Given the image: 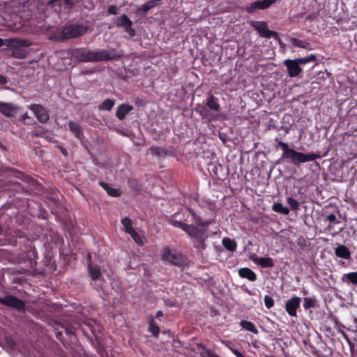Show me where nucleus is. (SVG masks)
<instances>
[{
  "label": "nucleus",
  "mask_w": 357,
  "mask_h": 357,
  "mask_svg": "<svg viewBox=\"0 0 357 357\" xmlns=\"http://www.w3.org/2000/svg\"><path fill=\"white\" fill-rule=\"evenodd\" d=\"M191 213L195 225H188L173 218L169 220V222L174 227H178L186 232L193 239L194 247L199 251H203L206 250L207 247L206 241L208 238L207 234L208 227L215 222V220L209 219L204 220L194 211H191Z\"/></svg>",
  "instance_id": "f257e3e1"
},
{
  "label": "nucleus",
  "mask_w": 357,
  "mask_h": 357,
  "mask_svg": "<svg viewBox=\"0 0 357 357\" xmlns=\"http://www.w3.org/2000/svg\"><path fill=\"white\" fill-rule=\"evenodd\" d=\"M194 110L198 113L202 119L206 122H211L218 119V113L220 112L221 107L218 98L209 93L202 104H197Z\"/></svg>",
  "instance_id": "f03ea898"
},
{
  "label": "nucleus",
  "mask_w": 357,
  "mask_h": 357,
  "mask_svg": "<svg viewBox=\"0 0 357 357\" xmlns=\"http://www.w3.org/2000/svg\"><path fill=\"white\" fill-rule=\"evenodd\" d=\"M86 63L111 61L121 58V54L114 48L91 50L85 49Z\"/></svg>",
  "instance_id": "7ed1b4c3"
},
{
  "label": "nucleus",
  "mask_w": 357,
  "mask_h": 357,
  "mask_svg": "<svg viewBox=\"0 0 357 357\" xmlns=\"http://www.w3.org/2000/svg\"><path fill=\"white\" fill-rule=\"evenodd\" d=\"M320 158L321 155L314 153H303L291 149L284 155H282L278 162L282 161L291 163L295 166H299L301 163L313 161Z\"/></svg>",
  "instance_id": "20e7f679"
},
{
  "label": "nucleus",
  "mask_w": 357,
  "mask_h": 357,
  "mask_svg": "<svg viewBox=\"0 0 357 357\" xmlns=\"http://www.w3.org/2000/svg\"><path fill=\"white\" fill-rule=\"evenodd\" d=\"M248 23L259 33L261 37L266 38H273L278 42L280 45H284L280 38L279 37L278 33L268 29V24L266 22L249 20L248 21Z\"/></svg>",
  "instance_id": "39448f33"
},
{
  "label": "nucleus",
  "mask_w": 357,
  "mask_h": 357,
  "mask_svg": "<svg viewBox=\"0 0 357 357\" xmlns=\"http://www.w3.org/2000/svg\"><path fill=\"white\" fill-rule=\"evenodd\" d=\"M0 304L17 311H24L26 302L10 294L0 296Z\"/></svg>",
  "instance_id": "423d86ee"
},
{
  "label": "nucleus",
  "mask_w": 357,
  "mask_h": 357,
  "mask_svg": "<svg viewBox=\"0 0 357 357\" xmlns=\"http://www.w3.org/2000/svg\"><path fill=\"white\" fill-rule=\"evenodd\" d=\"M87 31L86 26L79 24H73L63 27L61 31L62 40L77 38L84 35Z\"/></svg>",
  "instance_id": "0eeeda50"
},
{
  "label": "nucleus",
  "mask_w": 357,
  "mask_h": 357,
  "mask_svg": "<svg viewBox=\"0 0 357 357\" xmlns=\"http://www.w3.org/2000/svg\"><path fill=\"white\" fill-rule=\"evenodd\" d=\"M162 259L177 266H183L186 262L185 257L181 252L169 248L164 250Z\"/></svg>",
  "instance_id": "6e6552de"
},
{
  "label": "nucleus",
  "mask_w": 357,
  "mask_h": 357,
  "mask_svg": "<svg viewBox=\"0 0 357 357\" xmlns=\"http://www.w3.org/2000/svg\"><path fill=\"white\" fill-rule=\"evenodd\" d=\"M34 114L37 120L41 123H46L50 120V114L47 109L40 104H31L28 106Z\"/></svg>",
  "instance_id": "1a4fd4ad"
},
{
  "label": "nucleus",
  "mask_w": 357,
  "mask_h": 357,
  "mask_svg": "<svg viewBox=\"0 0 357 357\" xmlns=\"http://www.w3.org/2000/svg\"><path fill=\"white\" fill-rule=\"evenodd\" d=\"M116 24L117 26L123 28L124 31L131 37L136 35L135 30L132 27V22L126 14H123L117 19Z\"/></svg>",
  "instance_id": "9d476101"
},
{
  "label": "nucleus",
  "mask_w": 357,
  "mask_h": 357,
  "mask_svg": "<svg viewBox=\"0 0 357 357\" xmlns=\"http://www.w3.org/2000/svg\"><path fill=\"white\" fill-rule=\"evenodd\" d=\"M20 107L12 102L0 101V113L6 117H13L20 111Z\"/></svg>",
  "instance_id": "9b49d317"
},
{
  "label": "nucleus",
  "mask_w": 357,
  "mask_h": 357,
  "mask_svg": "<svg viewBox=\"0 0 357 357\" xmlns=\"http://www.w3.org/2000/svg\"><path fill=\"white\" fill-rule=\"evenodd\" d=\"M283 64L287 67L288 75L290 77H297L303 71L296 59H286Z\"/></svg>",
  "instance_id": "f8f14e48"
},
{
  "label": "nucleus",
  "mask_w": 357,
  "mask_h": 357,
  "mask_svg": "<svg viewBox=\"0 0 357 357\" xmlns=\"http://www.w3.org/2000/svg\"><path fill=\"white\" fill-rule=\"evenodd\" d=\"M312 354L317 357H332L333 356L332 349L324 341H321L318 343L317 347L314 349Z\"/></svg>",
  "instance_id": "ddd939ff"
},
{
  "label": "nucleus",
  "mask_w": 357,
  "mask_h": 357,
  "mask_svg": "<svg viewBox=\"0 0 357 357\" xmlns=\"http://www.w3.org/2000/svg\"><path fill=\"white\" fill-rule=\"evenodd\" d=\"M335 255L336 257L344 259H351V252L348 248L344 245H339L335 248Z\"/></svg>",
  "instance_id": "4468645a"
},
{
  "label": "nucleus",
  "mask_w": 357,
  "mask_h": 357,
  "mask_svg": "<svg viewBox=\"0 0 357 357\" xmlns=\"http://www.w3.org/2000/svg\"><path fill=\"white\" fill-rule=\"evenodd\" d=\"M301 301V298L298 296H293L292 298H289L285 304L287 312H296V310L300 306Z\"/></svg>",
  "instance_id": "2eb2a0df"
},
{
  "label": "nucleus",
  "mask_w": 357,
  "mask_h": 357,
  "mask_svg": "<svg viewBox=\"0 0 357 357\" xmlns=\"http://www.w3.org/2000/svg\"><path fill=\"white\" fill-rule=\"evenodd\" d=\"M133 109L132 105L128 104L120 105L116 109V116L121 121L123 120L126 115Z\"/></svg>",
  "instance_id": "dca6fc26"
},
{
  "label": "nucleus",
  "mask_w": 357,
  "mask_h": 357,
  "mask_svg": "<svg viewBox=\"0 0 357 357\" xmlns=\"http://www.w3.org/2000/svg\"><path fill=\"white\" fill-rule=\"evenodd\" d=\"M208 170L211 175L214 176L220 180L222 179L221 172L223 170V167L220 163L211 162L208 165Z\"/></svg>",
  "instance_id": "f3484780"
},
{
  "label": "nucleus",
  "mask_w": 357,
  "mask_h": 357,
  "mask_svg": "<svg viewBox=\"0 0 357 357\" xmlns=\"http://www.w3.org/2000/svg\"><path fill=\"white\" fill-rule=\"evenodd\" d=\"M157 6L155 0H151L144 5L138 7L136 10V14L138 15L144 16L153 8Z\"/></svg>",
  "instance_id": "a211bd4d"
},
{
  "label": "nucleus",
  "mask_w": 357,
  "mask_h": 357,
  "mask_svg": "<svg viewBox=\"0 0 357 357\" xmlns=\"http://www.w3.org/2000/svg\"><path fill=\"white\" fill-rule=\"evenodd\" d=\"M162 316H163V314H156V317L149 319V332L155 337H157L160 333L159 326L155 323V319L160 321L161 319H160Z\"/></svg>",
  "instance_id": "6ab92c4d"
},
{
  "label": "nucleus",
  "mask_w": 357,
  "mask_h": 357,
  "mask_svg": "<svg viewBox=\"0 0 357 357\" xmlns=\"http://www.w3.org/2000/svg\"><path fill=\"white\" fill-rule=\"evenodd\" d=\"M238 275L243 278H246L251 282L257 280V275L249 268H241L238 270Z\"/></svg>",
  "instance_id": "aec40b11"
},
{
  "label": "nucleus",
  "mask_w": 357,
  "mask_h": 357,
  "mask_svg": "<svg viewBox=\"0 0 357 357\" xmlns=\"http://www.w3.org/2000/svg\"><path fill=\"white\" fill-rule=\"evenodd\" d=\"M253 261L262 268H272L274 266V262L271 257H256Z\"/></svg>",
  "instance_id": "412c9836"
},
{
  "label": "nucleus",
  "mask_w": 357,
  "mask_h": 357,
  "mask_svg": "<svg viewBox=\"0 0 357 357\" xmlns=\"http://www.w3.org/2000/svg\"><path fill=\"white\" fill-rule=\"evenodd\" d=\"M68 128L70 131H71L77 139H82L84 136L83 131L81 128V126L77 123L74 121H69Z\"/></svg>",
  "instance_id": "4be33fe9"
},
{
  "label": "nucleus",
  "mask_w": 357,
  "mask_h": 357,
  "mask_svg": "<svg viewBox=\"0 0 357 357\" xmlns=\"http://www.w3.org/2000/svg\"><path fill=\"white\" fill-rule=\"evenodd\" d=\"M99 184L103 189L105 190L107 193L111 197H118L121 195V192L120 190L110 187L107 183H106L104 181H100Z\"/></svg>",
  "instance_id": "5701e85b"
},
{
  "label": "nucleus",
  "mask_w": 357,
  "mask_h": 357,
  "mask_svg": "<svg viewBox=\"0 0 357 357\" xmlns=\"http://www.w3.org/2000/svg\"><path fill=\"white\" fill-rule=\"evenodd\" d=\"M341 280L342 282L347 284H357V272H351L349 273L343 274Z\"/></svg>",
  "instance_id": "b1692460"
},
{
  "label": "nucleus",
  "mask_w": 357,
  "mask_h": 357,
  "mask_svg": "<svg viewBox=\"0 0 357 357\" xmlns=\"http://www.w3.org/2000/svg\"><path fill=\"white\" fill-rule=\"evenodd\" d=\"M289 40L294 47L311 50L310 43L307 40H299L296 38H291Z\"/></svg>",
  "instance_id": "393cba45"
},
{
  "label": "nucleus",
  "mask_w": 357,
  "mask_h": 357,
  "mask_svg": "<svg viewBox=\"0 0 357 357\" xmlns=\"http://www.w3.org/2000/svg\"><path fill=\"white\" fill-rule=\"evenodd\" d=\"M88 273L93 280H98L102 275L100 268L98 266H93L91 264H88Z\"/></svg>",
  "instance_id": "a878e982"
},
{
  "label": "nucleus",
  "mask_w": 357,
  "mask_h": 357,
  "mask_svg": "<svg viewBox=\"0 0 357 357\" xmlns=\"http://www.w3.org/2000/svg\"><path fill=\"white\" fill-rule=\"evenodd\" d=\"M11 50V56L14 58L22 59L26 57L27 52L24 49L15 45Z\"/></svg>",
  "instance_id": "bb28decb"
},
{
  "label": "nucleus",
  "mask_w": 357,
  "mask_h": 357,
  "mask_svg": "<svg viewBox=\"0 0 357 357\" xmlns=\"http://www.w3.org/2000/svg\"><path fill=\"white\" fill-rule=\"evenodd\" d=\"M240 326L241 328L248 332H251L254 334H257L258 331L257 328L255 327V324L252 323L251 321H248L246 320H242L239 323Z\"/></svg>",
  "instance_id": "cd10ccee"
},
{
  "label": "nucleus",
  "mask_w": 357,
  "mask_h": 357,
  "mask_svg": "<svg viewBox=\"0 0 357 357\" xmlns=\"http://www.w3.org/2000/svg\"><path fill=\"white\" fill-rule=\"evenodd\" d=\"M223 246L229 251L234 252L236 250L237 244L236 241L229 238H224L222 241Z\"/></svg>",
  "instance_id": "c85d7f7f"
},
{
  "label": "nucleus",
  "mask_w": 357,
  "mask_h": 357,
  "mask_svg": "<svg viewBox=\"0 0 357 357\" xmlns=\"http://www.w3.org/2000/svg\"><path fill=\"white\" fill-rule=\"evenodd\" d=\"M272 210L275 212H277L283 215H288L290 212L289 208L286 206H284L283 204L280 202H275L272 206Z\"/></svg>",
  "instance_id": "c756f323"
},
{
  "label": "nucleus",
  "mask_w": 357,
  "mask_h": 357,
  "mask_svg": "<svg viewBox=\"0 0 357 357\" xmlns=\"http://www.w3.org/2000/svg\"><path fill=\"white\" fill-rule=\"evenodd\" d=\"M115 104V100L112 99H106L101 104L98 105V109L100 111H110L113 108Z\"/></svg>",
  "instance_id": "7c9ffc66"
},
{
  "label": "nucleus",
  "mask_w": 357,
  "mask_h": 357,
  "mask_svg": "<svg viewBox=\"0 0 357 357\" xmlns=\"http://www.w3.org/2000/svg\"><path fill=\"white\" fill-rule=\"evenodd\" d=\"M73 56L79 62L86 63L85 56V49L78 48L74 50Z\"/></svg>",
  "instance_id": "2f4dec72"
},
{
  "label": "nucleus",
  "mask_w": 357,
  "mask_h": 357,
  "mask_svg": "<svg viewBox=\"0 0 357 357\" xmlns=\"http://www.w3.org/2000/svg\"><path fill=\"white\" fill-rule=\"evenodd\" d=\"M342 336H344V340H346L347 342H348L349 347H350V353L351 357H357V347L355 344L351 342V340L349 338L347 335L342 332Z\"/></svg>",
  "instance_id": "473e14b6"
},
{
  "label": "nucleus",
  "mask_w": 357,
  "mask_h": 357,
  "mask_svg": "<svg viewBox=\"0 0 357 357\" xmlns=\"http://www.w3.org/2000/svg\"><path fill=\"white\" fill-rule=\"evenodd\" d=\"M121 224L124 227L125 231L128 234L131 233L133 230H135V229L132 227L131 220L128 217H126L121 220Z\"/></svg>",
  "instance_id": "72a5a7b5"
},
{
  "label": "nucleus",
  "mask_w": 357,
  "mask_h": 357,
  "mask_svg": "<svg viewBox=\"0 0 357 357\" xmlns=\"http://www.w3.org/2000/svg\"><path fill=\"white\" fill-rule=\"evenodd\" d=\"M317 303V300L315 298L312 297H307L304 298L303 299V307L305 310L314 307L315 304Z\"/></svg>",
  "instance_id": "f704fd0d"
},
{
  "label": "nucleus",
  "mask_w": 357,
  "mask_h": 357,
  "mask_svg": "<svg viewBox=\"0 0 357 357\" xmlns=\"http://www.w3.org/2000/svg\"><path fill=\"white\" fill-rule=\"evenodd\" d=\"M151 153L156 156H162L167 154V151L160 146H153L149 149Z\"/></svg>",
  "instance_id": "c9c22d12"
},
{
  "label": "nucleus",
  "mask_w": 357,
  "mask_h": 357,
  "mask_svg": "<svg viewBox=\"0 0 357 357\" xmlns=\"http://www.w3.org/2000/svg\"><path fill=\"white\" fill-rule=\"evenodd\" d=\"M295 59L301 66V65H305L306 63H307L309 62L316 61L317 57L314 54H310L306 57L297 58Z\"/></svg>",
  "instance_id": "e433bc0d"
},
{
  "label": "nucleus",
  "mask_w": 357,
  "mask_h": 357,
  "mask_svg": "<svg viewBox=\"0 0 357 357\" xmlns=\"http://www.w3.org/2000/svg\"><path fill=\"white\" fill-rule=\"evenodd\" d=\"M128 183L130 188H132L135 192H140L142 190L141 185L137 182V180L129 178L128 181Z\"/></svg>",
  "instance_id": "4c0bfd02"
},
{
  "label": "nucleus",
  "mask_w": 357,
  "mask_h": 357,
  "mask_svg": "<svg viewBox=\"0 0 357 357\" xmlns=\"http://www.w3.org/2000/svg\"><path fill=\"white\" fill-rule=\"evenodd\" d=\"M287 202L290 206L291 210L295 211H297L298 210H299V206H300L299 202L297 200H296L295 199H294L291 197H289L287 198Z\"/></svg>",
  "instance_id": "58836bf2"
},
{
  "label": "nucleus",
  "mask_w": 357,
  "mask_h": 357,
  "mask_svg": "<svg viewBox=\"0 0 357 357\" xmlns=\"http://www.w3.org/2000/svg\"><path fill=\"white\" fill-rule=\"evenodd\" d=\"M15 45L17 47H27L32 45V43L29 40L26 39H16L15 40Z\"/></svg>",
  "instance_id": "ea45409f"
},
{
  "label": "nucleus",
  "mask_w": 357,
  "mask_h": 357,
  "mask_svg": "<svg viewBox=\"0 0 357 357\" xmlns=\"http://www.w3.org/2000/svg\"><path fill=\"white\" fill-rule=\"evenodd\" d=\"M47 133V130L43 129L41 126H38L32 131V135L36 137H41Z\"/></svg>",
  "instance_id": "a19ab883"
},
{
  "label": "nucleus",
  "mask_w": 357,
  "mask_h": 357,
  "mask_svg": "<svg viewBox=\"0 0 357 357\" xmlns=\"http://www.w3.org/2000/svg\"><path fill=\"white\" fill-rule=\"evenodd\" d=\"M131 237L133 238L135 243L138 245H143L144 241L141 237V236L135 230H133L131 233L129 234Z\"/></svg>",
  "instance_id": "79ce46f5"
},
{
  "label": "nucleus",
  "mask_w": 357,
  "mask_h": 357,
  "mask_svg": "<svg viewBox=\"0 0 357 357\" xmlns=\"http://www.w3.org/2000/svg\"><path fill=\"white\" fill-rule=\"evenodd\" d=\"M264 303L266 307L268 309L271 308L274 305V300L272 298L271 296L266 295L264 297Z\"/></svg>",
  "instance_id": "37998d69"
},
{
  "label": "nucleus",
  "mask_w": 357,
  "mask_h": 357,
  "mask_svg": "<svg viewBox=\"0 0 357 357\" xmlns=\"http://www.w3.org/2000/svg\"><path fill=\"white\" fill-rule=\"evenodd\" d=\"M27 120H32L31 118L29 116L27 112H25L24 114H22L19 118V121L23 122L24 124L31 125V123L29 122H27Z\"/></svg>",
  "instance_id": "c03bdc74"
},
{
  "label": "nucleus",
  "mask_w": 357,
  "mask_h": 357,
  "mask_svg": "<svg viewBox=\"0 0 357 357\" xmlns=\"http://www.w3.org/2000/svg\"><path fill=\"white\" fill-rule=\"evenodd\" d=\"M200 354L202 357H218V354L206 349H204Z\"/></svg>",
  "instance_id": "a18cd8bd"
},
{
  "label": "nucleus",
  "mask_w": 357,
  "mask_h": 357,
  "mask_svg": "<svg viewBox=\"0 0 357 357\" xmlns=\"http://www.w3.org/2000/svg\"><path fill=\"white\" fill-rule=\"evenodd\" d=\"M107 13L109 15H116L117 14V7L114 5L109 6L108 7Z\"/></svg>",
  "instance_id": "49530a36"
},
{
  "label": "nucleus",
  "mask_w": 357,
  "mask_h": 357,
  "mask_svg": "<svg viewBox=\"0 0 357 357\" xmlns=\"http://www.w3.org/2000/svg\"><path fill=\"white\" fill-rule=\"evenodd\" d=\"M59 0H47V1H45V0H42V5L45 6H53V5L59 1Z\"/></svg>",
  "instance_id": "de8ad7c7"
},
{
  "label": "nucleus",
  "mask_w": 357,
  "mask_h": 357,
  "mask_svg": "<svg viewBox=\"0 0 357 357\" xmlns=\"http://www.w3.org/2000/svg\"><path fill=\"white\" fill-rule=\"evenodd\" d=\"M282 155H284L286 153H287L289 151H290L291 149V148H290L288 145L287 143H285L284 142L282 145Z\"/></svg>",
  "instance_id": "09e8293b"
},
{
  "label": "nucleus",
  "mask_w": 357,
  "mask_h": 357,
  "mask_svg": "<svg viewBox=\"0 0 357 357\" xmlns=\"http://www.w3.org/2000/svg\"><path fill=\"white\" fill-rule=\"evenodd\" d=\"M326 220H328L330 222H335L336 221V215L333 213L329 214L326 217Z\"/></svg>",
  "instance_id": "8fccbe9b"
},
{
  "label": "nucleus",
  "mask_w": 357,
  "mask_h": 357,
  "mask_svg": "<svg viewBox=\"0 0 357 357\" xmlns=\"http://www.w3.org/2000/svg\"><path fill=\"white\" fill-rule=\"evenodd\" d=\"M74 0H63L64 4L70 8H73L75 6V3L73 1ZM79 0H77L78 1Z\"/></svg>",
  "instance_id": "3c124183"
},
{
  "label": "nucleus",
  "mask_w": 357,
  "mask_h": 357,
  "mask_svg": "<svg viewBox=\"0 0 357 357\" xmlns=\"http://www.w3.org/2000/svg\"><path fill=\"white\" fill-rule=\"evenodd\" d=\"M84 325L88 326L89 329H91V331H93V320H88L86 321H84Z\"/></svg>",
  "instance_id": "603ef678"
},
{
  "label": "nucleus",
  "mask_w": 357,
  "mask_h": 357,
  "mask_svg": "<svg viewBox=\"0 0 357 357\" xmlns=\"http://www.w3.org/2000/svg\"><path fill=\"white\" fill-rule=\"evenodd\" d=\"M232 353L235 355L236 357H245L242 353H241L238 349H232Z\"/></svg>",
  "instance_id": "864d4df0"
},
{
  "label": "nucleus",
  "mask_w": 357,
  "mask_h": 357,
  "mask_svg": "<svg viewBox=\"0 0 357 357\" xmlns=\"http://www.w3.org/2000/svg\"><path fill=\"white\" fill-rule=\"evenodd\" d=\"M7 82H8V79H7L6 77L0 74V84H6Z\"/></svg>",
  "instance_id": "5fc2aeb1"
},
{
  "label": "nucleus",
  "mask_w": 357,
  "mask_h": 357,
  "mask_svg": "<svg viewBox=\"0 0 357 357\" xmlns=\"http://www.w3.org/2000/svg\"><path fill=\"white\" fill-rule=\"evenodd\" d=\"M275 141L278 143V146H280V147H282V144L284 143L283 142H282V141H279V140L278 139V138H276V139H275Z\"/></svg>",
  "instance_id": "6e6d98bb"
},
{
  "label": "nucleus",
  "mask_w": 357,
  "mask_h": 357,
  "mask_svg": "<svg viewBox=\"0 0 357 357\" xmlns=\"http://www.w3.org/2000/svg\"><path fill=\"white\" fill-rule=\"evenodd\" d=\"M82 74L84 75H86V74H91L92 73V71H90V70H85V71H82Z\"/></svg>",
  "instance_id": "4d7b16f0"
},
{
  "label": "nucleus",
  "mask_w": 357,
  "mask_h": 357,
  "mask_svg": "<svg viewBox=\"0 0 357 357\" xmlns=\"http://www.w3.org/2000/svg\"><path fill=\"white\" fill-rule=\"evenodd\" d=\"M61 151L64 155H66L68 154V151L65 149H62Z\"/></svg>",
  "instance_id": "13d9d810"
},
{
  "label": "nucleus",
  "mask_w": 357,
  "mask_h": 357,
  "mask_svg": "<svg viewBox=\"0 0 357 357\" xmlns=\"http://www.w3.org/2000/svg\"><path fill=\"white\" fill-rule=\"evenodd\" d=\"M3 44H4L3 40L0 38V47H2L3 45Z\"/></svg>",
  "instance_id": "bf43d9fd"
},
{
  "label": "nucleus",
  "mask_w": 357,
  "mask_h": 357,
  "mask_svg": "<svg viewBox=\"0 0 357 357\" xmlns=\"http://www.w3.org/2000/svg\"><path fill=\"white\" fill-rule=\"evenodd\" d=\"M141 100H139V98H137V99L135 100V104L139 105V104L140 103V101H141Z\"/></svg>",
  "instance_id": "052dcab7"
},
{
  "label": "nucleus",
  "mask_w": 357,
  "mask_h": 357,
  "mask_svg": "<svg viewBox=\"0 0 357 357\" xmlns=\"http://www.w3.org/2000/svg\"><path fill=\"white\" fill-rule=\"evenodd\" d=\"M220 139L223 141V142H225V139H224V137H220Z\"/></svg>",
  "instance_id": "680f3d73"
},
{
  "label": "nucleus",
  "mask_w": 357,
  "mask_h": 357,
  "mask_svg": "<svg viewBox=\"0 0 357 357\" xmlns=\"http://www.w3.org/2000/svg\"><path fill=\"white\" fill-rule=\"evenodd\" d=\"M265 357H275V356H267V355H266V356H265Z\"/></svg>",
  "instance_id": "e2e57ef3"
},
{
  "label": "nucleus",
  "mask_w": 357,
  "mask_h": 357,
  "mask_svg": "<svg viewBox=\"0 0 357 357\" xmlns=\"http://www.w3.org/2000/svg\"><path fill=\"white\" fill-rule=\"evenodd\" d=\"M291 314L292 316H296V314Z\"/></svg>",
  "instance_id": "0e129e2a"
}]
</instances>
